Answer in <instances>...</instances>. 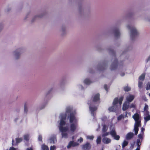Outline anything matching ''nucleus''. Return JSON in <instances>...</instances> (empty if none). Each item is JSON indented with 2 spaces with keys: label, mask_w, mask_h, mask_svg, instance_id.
I'll list each match as a JSON object with an SVG mask.
<instances>
[{
  "label": "nucleus",
  "mask_w": 150,
  "mask_h": 150,
  "mask_svg": "<svg viewBox=\"0 0 150 150\" xmlns=\"http://www.w3.org/2000/svg\"><path fill=\"white\" fill-rule=\"evenodd\" d=\"M72 110V108L71 107H67L66 109L65 113L64 114H61L59 116L60 120L59 123V130L62 132V137L63 138L67 137V134L66 132L69 130L68 126L65 121L67 116H69L70 131L74 132L77 127V120L75 117L74 114L71 112Z\"/></svg>",
  "instance_id": "1"
},
{
  "label": "nucleus",
  "mask_w": 150,
  "mask_h": 150,
  "mask_svg": "<svg viewBox=\"0 0 150 150\" xmlns=\"http://www.w3.org/2000/svg\"><path fill=\"white\" fill-rule=\"evenodd\" d=\"M123 99V97L122 96L120 97L119 99L117 98H115L113 103V105L108 109L109 111L115 112L118 110L120 107Z\"/></svg>",
  "instance_id": "2"
},
{
  "label": "nucleus",
  "mask_w": 150,
  "mask_h": 150,
  "mask_svg": "<svg viewBox=\"0 0 150 150\" xmlns=\"http://www.w3.org/2000/svg\"><path fill=\"white\" fill-rule=\"evenodd\" d=\"M140 115L138 113L135 114L132 116L133 118L135 121L134 130L136 135L138 133L139 130L138 127L140 124Z\"/></svg>",
  "instance_id": "3"
},
{
  "label": "nucleus",
  "mask_w": 150,
  "mask_h": 150,
  "mask_svg": "<svg viewBox=\"0 0 150 150\" xmlns=\"http://www.w3.org/2000/svg\"><path fill=\"white\" fill-rule=\"evenodd\" d=\"M126 27L129 31V34L131 39L132 40L134 39L138 35V32L135 27L131 26L129 25H127Z\"/></svg>",
  "instance_id": "4"
},
{
  "label": "nucleus",
  "mask_w": 150,
  "mask_h": 150,
  "mask_svg": "<svg viewBox=\"0 0 150 150\" xmlns=\"http://www.w3.org/2000/svg\"><path fill=\"white\" fill-rule=\"evenodd\" d=\"M23 51V49L22 48H19L13 51L12 55L13 59L15 60L20 59L21 54Z\"/></svg>",
  "instance_id": "5"
},
{
  "label": "nucleus",
  "mask_w": 150,
  "mask_h": 150,
  "mask_svg": "<svg viewBox=\"0 0 150 150\" xmlns=\"http://www.w3.org/2000/svg\"><path fill=\"white\" fill-rule=\"evenodd\" d=\"M110 134L111 135L112 137L114 138V139L118 140L119 139L120 137L119 135L117 134L116 132L114 127L110 130Z\"/></svg>",
  "instance_id": "6"
},
{
  "label": "nucleus",
  "mask_w": 150,
  "mask_h": 150,
  "mask_svg": "<svg viewBox=\"0 0 150 150\" xmlns=\"http://www.w3.org/2000/svg\"><path fill=\"white\" fill-rule=\"evenodd\" d=\"M134 98L135 96L134 95L130 94H128L127 95L126 98V102L129 103L132 101Z\"/></svg>",
  "instance_id": "7"
},
{
  "label": "nucleus",
  "mask_w": 150,
  "mask_h": 150,
  "mask_svg": "<svg viewBox=\"0 0 150 150\" xmlns=\"http://www.w3.org/2000/svg\"><path fill=\"white\" fill-rule=\"evenodd\" d=\"M79 144L76 142H74L73 141H70L68 144L67 146L68 148H69L71 146L75 147L78 146Z\"/></svg>",
  "instance_id": "8"
},
{
  "label": "nucleus",
  "mask_w": 150,
  "mask_h": 150,
  "mask_svg": "<svg viewBox=\"0 0 150 150\" xmlns=\"http://www.w3.org/2000/svg\"><path fill=\"white\" fill-rule=\"evenodd\" d=\"M147 113H144V119L145 123L147 121L150 120V115H149V113L148 112Z\"/></svg>",
  "instance_id": "9"
},
{
  "label": "nucleus",
  "mask_w": 150,
  "mask_h": 150,
  "mask_svg": "<svg viewBox=\"0 0 150 150\" xmlns=\"http://www.w3.org/2000/svg\"><path fill=\"white\" fill-rule=\"evenodd\" d=\"M49 141L50 143L54 144L57 142L56 138L55 136H52L49 139Z\"/></svg>",
  "instance_id": "10"
},
{
  "label": "nucleus",
  "mask_w": 150,
  "mask_h": 150,
  "mask_svg": "<svg viewBox=\"0 0 150 150\" xmlns=\"http://www.w3.org/2000/svg\"><path fill=\"white\" fill-rule=\"evenodd\" d=\"M91 147V146L88 143H87L83 145L82 148L83 150H89Z\"/></svg>",
  "instance_id": "11"
},
{
  "label": "nucleus",
  "mask_w": 150,
  "mask_h": 150,
  "mask_svg": "<svg viewBox=\"0 0 150 150\" xmlns=\"http://www.w3.org/2000/svg\"><path fill=\"white\" fill-rule=\"evenodd\" d=\"M129 108V103L127 102H125L123 104L122 110L124 111L126 110Z\"/></svg>",
  "instance_id": "12"
},
{
  "label": "nucleus",
  "mask_w": 150,
  "mask_h": 150,
  "mask_svg": "<svg viewBox=\"0 0 150 150\" xmlns=\"http://www.w3.org/2000/svg\"><path fill=\"white\" fill-rule=\"evenodd\" d=\"M89 109L90 111L91 112V114L92 115H93V112L96 111L97 110V108L96 106H93L92 105H90L89 107Z\"/></svg>",
  "instance_id": "13"
},
{
  "label": "nucleus",
  "mask_w": 150,
  "mask_h": 150,
  "mask_svg": "<svg viewBox=\"0 0 150 150\" xmlns=\"http://www.w3.org/2000/svg\"><path fill=\"white\" fill-rule=\"evenodd\" d=\"M103 142L105 144H108L111 142V139L107 137H104L102 139Z\"/></svg>",
  "instance_id": "14"
},
{
  "label": "nucleus",
  "mask_w": 150,
  "mask_h": 150,
  "mask_svg": "<svg viewBox=\"0 0 150 150\" xmlns=\"http://www.w3.org/2000/svg\"><path fill=\"white\" fill-rule=\"evenodd\" d=\"M83 82L85 84L89 85L92 82L90 79L88 78H86L83 80Z\"/></svg>",
  "instance_id": "15"
},
{
  "label": "nucleus",
  "mask_w": 150,
  "mask_h": 150,
  "mask_svg": "<svg viewBox=\"0 0 150 150\" xmlns=\"http://www.w3.org/2000/svg\"><path fill=\"white\" fill-rule=\"evenodd\" d=\"M99 100V94H97L95 95L93 98V100L94 102L98 101Z\"/></svg>",
  "instance_id": "16"
},
{
  "label": "nucleus",
  "mask_w": 150,
  "mask_h": 150,
  "mask_svg": "<svg viewBox=\"0 0 150 150\" xmlns=\"http://www.w3.org/2000/svg\"><path fill=\"white\" fill-rule=\"evenodd\" d=\"M134 136V134L132 132H129L126 135V138L127 139H131Z\"/></svg>",
  "instance_id": "17"
},
{
  "label": "nucleus",
  "mask_w": 150,
  "mask_h": 150,
  "mask_svg": "<svg viewBox=\"0 0 150 150\" xmlns=\"http://www.w3.org/2000/svg\"><path fill=\"white\" fill-rule=\"evenodd\" d=\"M145 73H143L139 77V81H143L144 80L145 77Z\"/></svg>",
  "instance_id": "18"
},
{
  "label": "nucleus",
  "mask_w": 150,
  "mask_h": 150,
  "mask_svg": "<svg viewBox=\"0 0 150 150\" xmlns=\"http://www.w3.org/2000/svg\"><path fill=\"white\" fill-rule=\"evenodd\" d=\"M148 106L147 105H145V106L144 107V113H147L148 112H149L148 111Z\"/></svg>",
  "instance_id": "19"
},
{
  "label": "nucleus",
  "mask_w": 150,
  "mask_h": 150,
  "mask_svg": "<svg viewBox=\"0 0 150 150\" xmlns=\"http://www.w3.org/2000/svg\"><path fill=\"white\" fill-rule=\"evenodd\" d=\"M41 148L42 150H49V148L48 146L44 144L42 145Z\"/></svg>",
  "instance_id": "20"
},
{
  "label": "nucleus",
  "mask_w": 150,
  "mask_h": 150,
  "mask_svg": "<svg viewBox=\"0 0 150 150\" xmlns=\"http://www.w3.org/2000/svg\"><path fill=\"white\" fill-rule=\"evenodd\" d=\"M108 129V127L105 125H103V128L102 129V132H106Z\"/></svg>",
  "instance_id": "21"
},
{
  "label": "nucleus",
  "mask_w": 150,
  "mask_h": 150,
  "mask_svg": "<svg viewBox=\"0 0 150 150\" xmlns=\"http://www.w3.org/2000/svg\"><path fill=\"white\" fill-rule=\"evenodd\" d=\"M142 140H141L140 139H137V144L138 147H139L141 145Z\"/></svg>",
  "instance_id": "22"
},
{
  "label": "nucleus",
  "mask_w": 150,
  "mask_h": 150,
  "mask_svg": "<svg viewBox=\"0 0 150 150\" xmlns=\"http://www.w3.org/2000/svg\"><path fill=\"white\" fill-rule=\"evenodd\" d=\"M128 144V142L126 140H124L122 144V147L124 148L125 146H127Z\"/></svg>",
  "instance_id": "23"
},
{
  "label": "nucleus",
  "mask_w": 150,
  "mask_h": 150,
  "mask_svg": "<svg viewBox=\"0 0 150 150\" xmlns=\"http://www.w3.org/2000/svg\"><path fill=\"white\" fill-rule=\"evenodd\" d=\"M101 138L100 136H98L96 140V142L97 144H99L101 142Z\"/></svg>",
  "instance_id": "24"
},
{
  "label": "nucleus",
  "mask_w": 150,
  "mask_h": 150,
  "mask_svg": "<svg viewBox=\"0 0 150 150\" xmlns=\"http://www.w3.org/2000/svg\"><path fill=\"white\" fill-rule=\"evenodd\" d=\"M22 138H17L16 139V143H19L21 142L22 140Z\"/></svg>",
  "instance_id": "25"
},
{
  "label": "nucleus",
  "mask_w": 150,
  "mask_h": 150,
  "mask_svg": "<svg viewBox=\"0 0 150 150\" xmlns=\"http://www.w3.org/2000/svg\"><path fill=\"white\" fill-rule=\"evenodd\" d=\"M29 136L28 134H26L24 136V139L26 140H29Z\"/></svg>",
  "instance_id": "26"
},
{
  "label": "nucleus",
  "mask_w": 150,
  "mask_h": 150,
  "mask_svg": "<svg viewBox=\"0 0 150 150\" xmlns=\"http://www.w3.org/2000/svg\"><path fill=\"white\" fill-rule=\"evenodd\" d=\"M143 82L142 81H138V86L139 88H142V87Z\"/></svg>",
  "instance_id": "27"
},
{
  "label": "nucleus",
  "mask_w": 150,
  "mask_h": 150,
  "mask_svg": "<svg viewBox=\"0 0 150 150\" xmlns=\"http://www.w3.org/2000/svg\"><path fill=\"white\" fill-rule=\"evenodd\" d=\"M131 88L128 86H126L124 88V90L126 91H130Z\"/></svg>",
  "instance_id": "28"
},
{
  "label": "nucleus",
  "mask_w": 150,
  "mask_h": 150,
  "mask_svg": "<svg viewBox=\"0 0 150 150\" xmlns=\"http://www.w3.org/2000/svg\"><path fill=\"white\" fill-rule=\"evenodd\" d=\"M143 133H141L140 134H139L138 135V139H140L141 140H142L143 139Z\"/></svg>",
  "instance_id": "29"
},
{
  "label": "nucleus",
  "mask_w": 150,
  "mask_h": 150,
  "mask_svg": "<svg viewBox=\"0 0 150 150\" xmlns=\"http://www.w3.org/2000/svg\"><path fill=\"white\" fill-rule=\"evenodd\" d=\"M123 118L124 116L122 115H121L117 117V120L119 121L120 120Z\"/></svg>",
  "instance_id": "30"
},
{
  "label": "nucleus",
  "mask_w": 150,
  "mask_h": 150,
  "mask_svg": "<svg viewBox=\"0 0 150 150\" xmlns=\"http://www.w3.org/2000/svg\"><path fill=\"white\" fill-rule=\"evenodd\" d=\"M146 89L147 90L150 89V82H148L147 83L146 87Z\"/></svg>",
  "instance_id": "31"
},
{
  "label": "nucleus",
  "mask_w": 150,
  "mask_h": 150,
  "mask_svg": "<svg viewBox=\"0 0 150 150\" xmlns=\"http://www.w3.org/2000/svg\"><path fill=\"white\" fill-rule=\"evenodd\" d=\"M107 119L108 117L106 116H104L101 118L102 120L103 121H106L107 120Z\"/></svg>",
  "instance_id": "32"
},
{
  "label": "nucleus",
  "mask_w": 150,
  "mask_h": 150,
  "mask_svg": "<svg viewBox=\"0 0 150 150\" xmlns=\"http://www.w3.org/2000/svg\"><path fill=\"white\" fill-rule=\"evenodd\" d=\"M87 139H89L91 140H92L94 138L93 136H86Z\"/></svg>",
  "instance_id": "33"
},
{
  "label": "nucleus",
  "mask_w": 150,
  "mask_h": 150,
  "mask_svg": "<svg viewBox=\"0 0 150 150\" xmlns=\"http://www.w3.org/2000/svg\"><path fill=\"white\" fill-rule=\"evenodd\" d=\"M110 133L109 132H106L102 134V137H104L108 136Z\"/></svg>",
  "instance_id": "34"
},
{
  "label": "nucleus",
  "mask_w": 150,
  "mask_h": 150,
  "mask_svg": "<svg viewBox=\"0 0 150 150\" xmlns=\"http://www.w3.org/2000/svg\"><path fill=\"white\" fill-rule=\"evenodd\" d=\"M135 105L133 103L131 104L130 105H129V108H135Z\"/></svg>",
  "instance_id": "35"
},
{
  "label": "nucleus",
  "mask_w": 150,
  "mask_h": 150,
  "mask_svg": "<svg viewBox=\"0 0 150 150\" xmlns=\"http://www.w3.org/2000/svg\"><path fill=\"white\" fill-rule=\"evenodd\" d=\"M150 61V55L146 59V63Z\"/></svg>",
  "instance_id": "36"
},
{
  "label": "nucleus",
  "mask_w": 150,
  "mask_h": 150,
  "mask_svg": "<svg viewBox=\"0 0 150 150\" xmlns=\"http://www.w3.org/2000/svg\"><path fill=\"white\" fill-rule=\"evenodd\" d=\"M55 149V147L54 146H52L50 148V150H54Z\"/></svg>",
  "instance_id": "37"
},
{
  "label": "nucleus",
  "mask_w": 150,
  "mask_h": 150,
  "mask_svg": "<svg viewBox=\"0 0 150 150\" xmlns=\"http://www.w3.org/2000/svg\"><path fill=\"white\" fill-rule=\"evenodd\" d=\"M83 139L81 137L79 139H78V141L80 143H81L83 142Z\"/></svg>",
  "instance_id": "38"
},
{
  "label": "nucleus",
  "mask_w": 150,
  "mask_h": 150,
  "mask_svg": "<svg viewBox=\"0 0 150 150\" xmlns=\"http://www.w3.org/2000/svg\"><path fill=\"white\" fill-rule=\"evenodd\" d=\"M38 139L40 141H42V137L41 135H39Z\"/></svg>",
  "instance_id": "39"
},
{
  "label": "nucleus",
  "mask_w": 150,
  "mask_h": 150,
  "mask_svg": "<svg viewBox=\"0 0 150 150\" xmlns=\"http://www.w3.org/2000/svg\"><path fill=\"white\" fill-rule=\"evenodd\" d=\"M104 88L105 89L106 91H108V86H107V85H105L104 86Z\"/></svg>",
  "instance_id": "40"
},
{
  "label": "nucleus",
  "mask_w": 150,
  "mask_h": 150,
  "mask_svg": "<svg viewBox=\"0 0 150 150\" xmlns=\"http://www.w3.org/2000/svg\"><path fill=\"white\" fill-rule=\"evenodd\" d=\"M78 88L80 89H83V87L81 85H78Z\"/></svg>",
  "instance_id": "41"
},
{
  "label": "nucleus",
  "mask_w": 150,
  "mask_h": 150,
  "mask_svg": "<svg viewBox=\"0 0 150 150\" xmlns=\"http://www.w3.org/2000/svg\"><path fill=\"white\" fill-rule=\"evenodd\" d=\"M27 111H28V109H27V108H26V107H25V108H24L25 112L26 113L27 112Z\"/></svg>",
  "instance_id": "42"
},
{
  "label": "nucleus",
  "mask_w": 150,
  "mask_h": 150,
  "mask_svg": "<svg viewBox=\"0 0 150 150\" xmlns=\"http://www.w3.org/2000/svg\"><path fill=\"white\" fill-rule=\"evenodd\" d=\"M144 129L143 128H142L141 129V132L142 133H143V132L144 131Z\"/></svg>",
  "instance_id": "43"
},
{
  "label": "nucleus",
  "mask_w": 150,
  "mask_h": 150,
  "mask_svg": "<svg viewBox=\"0 0 150 150\" xmlns=\"http://www.w3.org/2000/svg\"><path fill=\"white\" fill-rule=\"evenodd\" d=\"M115 34L116 36H118L119 35V33L118 32H116Z\"/></svg>",
  "instance_id": "44"
},
{
  "label": "nucleus",
  "mask_w": 150,
  "mask_h": 150,
  "mask_svg": "<svg viewBox=\"0 0 150 150\" xmlns=\"http://www.w3.org/2000/svg\"><path fill=\"white\" fill-rule=\"evenodd\" d=\"M36 17H37V16H35L33 18V19L32 20V22H33L34 21V19H35Z\"/></svg>",
  "instance_id": "45"
},
{
  "label": "nucleus",
  "mask_w": 150,
  "mask_h": 150,
  "mask_svg": "<svg viewBox=\"0 0 150 150\" xmlns=\"http://www.w3.org/2000/svg\"><path fill=\"white\" fill-rule=\"evenodd\" d=\"M26 150H33L32 148H27Z\"/></svg>",
  "instance_id": "46"
},
{
  "label": "nucleus",
  "mask_w": 150,
  "mask_h": 150,
  "mask_svg": "<svg viewBox=\"0 0 150 150\" xmlns=\"http://www.w3.org/2000/svg\"><path fill=\"white\" fill-rule=\"evenodd\" d=\"M125 74L124 73H123L121 74V75L122 76H124Z\"/></svg>",
  "instance_id": "47"
},
{
  "label": "nucleus",
  "mask_w": 150,
  "mask_h": 150,
  "mask_svg": "<svg viewBox=\"0 0 150 150\" xmlns=\"http://www.w3.org/2000/svg\"><path fill=\"white\" fill-rule=\"evenodd\" d=\"M148 21L150 22V19H148L147 20Z\"/></svg>",
  "instance_id": "48"
},
{
  "label": "nucleus",
  "mask_w": 150,
  "mask_h": 150,
  "mask_svg": "<svg viewBox=\"0 0 150 150\" xmlns=\"http://www.w3.org/2000/svg\"><path fill=\"white\" fill-rule=\"evenodd\" d=\"M74 139V137H72V140H73Z\"/></svg>",
  "instance_id": "49"
},
{
  "label": "nucleus",
  "mask_w": 150,
  "mask_h": 150,
  "mask_svg": "<svg viewBox=\"0 0 150 150\" xmlns=\"http://www.w3.org/2000/svg\"><path fill=\"white\" fill-rule=\"evenodd\" d=\"M112 66H116V65L115 64H114V65H112Z\"/></svg>",
  "instance_id": "50"
},
{
  "label": "nucleus",
  "mask_w": 150,
  "mask_h": 150,
  "mask_svg": "<svg viewBox=\"0 0 150 150\" xmlns=\"http://www.w3.org/2000/svg\"><path fill=\"white\" fill-rule=\"evenodd\" d=\"M149 95L150 97V93L149 94Z\"/></svg>",
  "instance_id": "51"
},
{
  "label": "nucleus",
  "mask_w": 150,
  "mask_h": 150,
  "mask_svg": "<svg viewBox=\"0 0 150 150\" xmlns=\"http://www.w3.org/2000/svg\"><path fill=\"white\" fill-rule=\"evenodd\" d=\"M98 129H96V130H97V131H98Z\"/></svg>",
  "instance_id": "52"
},
{
  "label": "nucleus",
  "mask_w": 150,
  "mask_h": 150,
  "mask_svg": "<svg viewBox=\"0 0 150 150\" xmlns=\"http://www.w3.org/2000/svg\"><path fill=\"white\" fill-rule=\"evenodd\" d=\"M114 69V68H112V69Z\"/></svg>",
  "instance_id": "53"
},
{
  "label": "nucleus",
  "mask_w": 150,
  "mask_h": 150,
  "mask_svg": "<svg viewBox=\"0 0 150 150\" xmlns=\"http://www.w3.org/2000/svg\"><path fill=\"white\" fill-rule=\"evenodd\" d=\"M14 140H12V142H13Z\"/></svg>",
  "instance_id": "54"
},
{
  "label": "nucleus",
  "mask_w": 150,
  "mask_h": 150,
  "mask_svg": "<svg viewBox=\"0 0 150 150\" xmlns=\"http://www.w3.org/2000/svg\"><path fill=\"white\" fill-rule=\"evenodd\" d=\"M98 127H99V125L98 126Z\"/></svg>",
  "instance_id": "55"
}]
</instances>
